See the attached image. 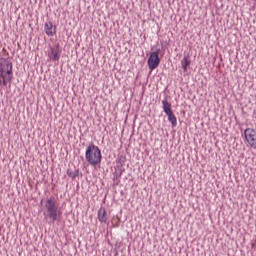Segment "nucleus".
I'll use <instances>...</instances> for the list:
<instances>
[{"label":"nucleus","instance_id":"39448f33","mask_svg":"<svg viewBox=\"0 0 256 256\" xmlns=\"http://www.w3.org/2000/svg\"><path fill=\"white\" fill-rule=\"evenodd\" d=\"M161 63V58H159V52H151L148 58V67L150 71H155Z\"/></svg>","mask_w":256,"mask_h":256},{"label":"nucleus","instance_id":"20e7f679","mask_svg":"<svg viewBox=\"0 0 256 256\" xmlns=\"http://www.w3.org/2000/svg\"><path fill=\"white\" fill-rule=\"evenodd\" d=\"M244 137L246 143H248L249 147L252 149H256V131L253 128H246L244 130Z\"/></svg>","mask_w":256,"mask_h":256},{"label":"nucleus","instance_id":"7ed1b4c3","mask_svg":"<svg viewBox=\"0 0 256 256\" xmlns=\"http://www.w3.org/2000/svg\"><path fill=\"white\" fill-rule=\"evenodd\" d=\"M85 157L87 162L93 167L101 164V160L103 159V156L101 155V149L95 145H90L87 147Z\"/></svg>","mask_w":256,"mask_h":256},{"label":"nucleus","instance_id":"9d476101","mask_svg":"<svg viewBox=\"0 0 256 256\" xmlns=\"http://www.w3.org/2000/svg\"><path fill=\"white\" fill-rule=\"evenodd\" d=\"M163 104V111L166 113V115H169L170 113H173V110L171 109V103H169L167 100L162 101Z\"/></svg>","mask_w":256,"mask_h":256},{"label":"nucleus","instance_id":"1a4fd4ad","mask_svg":"<svg viewBox=\"0 0 256 256\" xmlns=\"http://www.w3.org/2000/svg\"><path fill=\"white\" fill-rule=\"evenodd\" d=\"M182 69L184 72H187V67L191 65V56L185 55L181 60Z\"/></svg>","mask_w":256,"mask_h":256},{"label":"nucleus","instance_id":"9b49d317","mask_svg":"<svg viewBox=\"0 0 256 256\" xmlns=\"http://www.w3.org/2000/svg\"><path fill=\"white\" fill-rule=\"evenodd\" d=\"M168 115V121L172 124V127H177V117H175V114L173 112H170Z\"/></svg>","mask_w":256,"mask_h":256},{"label":"nucleus","instance_id":"f03ea898","mask_svg":"<svg viewBox=\"0 0 256 256\" xmlns=\"http://www.w3.org/2000/svg\"><path fill=\"white\" fill-rule=\"evenodd\" d=\"M41 205L44 219L55 221L59 217L61 212H59V206L55 198H48L46 201H41Z\"/></svg>","mask_w":256,"mask_h":256},{"label":"nucleus","instance_id":"f8f14e48","mask_svg":"<svg viewBox=\"0 0 256 256\" xmlns=\"http://www.w3.org/2000/svg\"><path fill=\"white\" fill-rule=\"evenodd\" d=\"M122 174H123V172L120 171V172L116 175V179H117V177H121Z\"/></svg>","mask_w":256,"mask_h":256},{"label":"nucleus","instance_id":"f257e3e1","mask_svg":"<svg viewBox=\"0 0 256 256\" xmlns=\"http://www.w3.org/2000/svg\"><path fill=\"white\" fill-rule=\"evenodd\" d=\"M13 81V62L9 58H0V85L5 87Z\"/></svg>","mask_w":256,"mask_h":256},{"label":"nucleus","instance_id":"6e6552de","mask_svg":"<svg viewBox=\"0 0 256 256\" xmlns=\"http://www.w3.org/2000/svg\"><path fill=\"white\" fill-rule=\"evenodd\" d=\"M44 29H45L46 35H48V36L55 35L56 28H55V26H53L52 22L46 23Z\"/></svg>","mask_w":256,"mask_h":256},{"label":"nucleus","instance_id":"0eeeda50","mask_svg":"<svg viewBox=\"0 0 256 256\" xmlns=\"http://www.w3.org/2000/svg\"><path fill=\"white\" fill-rule=\"evenodd\" d=\"M98 221L100 223H107L108 221V218H107V211L105 210L104 207H101L99 210H98Z\"/></svg>","mask_w":256,"mask_h":256},{"label":"nucleus","instance_id":"423d86ee","mask_svg":"<svg viewBox=\"0 0 256 256\" xmlns=\"http://www.w3.org/2000/svg\"><path fill=\"white\" fill-rule=\"evenodd\" d=\"M48 58L50 61H59V59H61V45L59 43L55 46H50Z\"/></svg>","mask_w":256,"mask_h":256}]
</instances>
